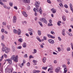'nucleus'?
Masks as SVG:
<instances>
[{"label":"nucleus","mask_w":73,"mask_h":73,"mask_svg":"<svg viewBox=\"0 0 73 73\" xmlns=\"http://www.w3.org/2000/svg\"><path fill=\"white\" fill-rule=\"evenodd\" d=\"M43 38L44 40H46V36H44Z\"/></svg>","instance_id":"de8ad7c7"},{"label":"nucleus","mask_w":73,"mask_h":73,"mask_svg":"<svg viewBox=\"0 0 73 73\" xmlns=\"http://www.w3.org/2000/svg\"><path fill=\"white\" fill-rule=\"evenodd\" d=\"M67 71H68V69H67V68H64V73H66V72H67Z\"/></svg>","instance_id":"b1692460"},{"label":"nucleus","mask_w":73,"mask_h":73,"mask_svg":"<svg viewBox=\"0 0 73 73\" xmlns=\"http://www.w3.org/2000/svg\"><path fill=\"white\" fill-rule=\"evenodd\" d=\"M6 48H7V47H5V48L3 47L2 49V51H3V52H4V51H5L6 49H5Z\"/></svg>","instance_id":"a878e982"},{"label":"nucleus","mask_w":73,"mask_h":73,"mask_svg":"<svg viewBox=\"0 0 73 73\" xmlns=\"http://www.w3.org/2000/svg\"><path fill=\"white\" fill-rule=\"evenodd\" d=\"M53 72V70H50V71L49 73H52Z\"/></svg>","instance_id":"3c124183"},{"label":"nucleus","mask_w":73,"mask_h":73,"mask_svg":"<svg viewBox=\"0 0 73 73\" xmlns=\"http://www.w3.org/2000/svg\"><path fill=\"white\" fill-rule=\"evenodd\" d=\"M62 19L63 21H65L66 20V17L65 16H63L62 17Z\"/></svg>","instance_id":"a211bd4d"},{"label":"nucleus","mask_w":73,"mask_h":73,"mask_svg":"<svg viewBox=\"0 0 73 73\" xmlns=\"http://www.w3.org/2000/svg\"><path fill=\"white\" fill-rule=\"evenodd\" d=\"M23 48H25L27 46V44L25 42H24L23 45Z\"/></svg>","instance_id":"dca6fc26"},{"label":"nucleus","mask_w":73,"mask_h":73,"mask_svg":"<svg viewBox=\"0 0 73 73\" xmlns=\"http://www.w3.org/2000/svg\"><path fill=\"white\" fill-rule=\"evenodd\" d=\"M19 41L20 42H22L23 41V39L21 38H19Z\"/></svg>","instance_id":"aec40b11"},{"label":"nucleus","mask_w":73,"mask_h":73,"mask_svg":"<svg viewBox=\"0 0 73 73\" xmlns=\"http://www.w3.org/2000/svg\"><path fill=\"white\" fill-rule=\"evenodd\" d=\"M3 25H6L7 23H6V22H4L3 23Z\"/></svg>","instance_id":"58836bf2"},{"label":"nucleus","mask_w":73,"mask_h":73,"mask_svg":"<svg viewBox=\"0 0 73 73\" xmlns=\"http://www.w3.org/2000/svg\"><path fill=\"white\" fill-rule=\"evenodd\" d=\"M59 5H60V6L62 8H63V7H64V6H63L62 3H60L59 4Z\"/></svg>","instance_id":"7c9ffc66"},{"label":"nucleus","mask_w":73,"mask_h":73,"mask_svg":"<svg viewBox=\"0 0 73 73\" xmlns=\"http://www.w3.org/2000/svg\"><path fill=\"white\" fill-rule=\"evenodd\" d=\"M26 36H27V37H29V34L27 33H26Z\"/></svg>","instance_id":"774afa93"},{"label":"nucleus","mask_w":73,"mask_h":73,"mask_svg":"<svg viewBox=\"0 0 73 73\" xmlns=\"http://www.w3.org/2000/svg\"><path fill=\"white\" fill-rule=\"evenodd\" d=\"M62 33L63 36H65V33Z\"/></svg>","instance_id":"6e6d98bb"},{"label":"nucleus","mask_w":73,"mask_h":73,"mask_svg":"<svg viewBox=\"0 0 73 73\" xmlns=\"http://www.w3.org/2000/svg\"><path fill=\"white\" fill-rule=\"evenodd\" d=\"M49 26H53V25L50 23H49L48 24Z\"/></svg>","instance_id":"4c0bfd02"},{"label":"nucleus","mask_w":73,"mask_h":73,"mask_svg":"<svg viewBox=\"0 0 73 73\" xmlns=\"http://www.w3.org/2000/svg\"><path fill=\"white\" fill-rule=\"evenodd\" d=\"M24 57L26 58L28 57V55L27 54H25L24 55Z\"/></svg>","instance_id":"a19ab883"},{"label":"nucleus","mask_w":73,"mask_h":73,"mask_svg":"<svg viewBox=\"0 0 73 73\" xmlns=\"http://www.w3.org/2000/svg\"><path fill=\"white\" fill-rule=\"evenodd\" d=\"M31 9V7H30V6H28L27 8V9L29 10V9Z\"/></svg>","instance_id":"a18cd8bd"},{"label":"nucleus","mask_w":73,"mask_h":73,"mask_svg":"<svg viewBox=\"0 0 73 73\" xmlns=\"http://www.w3.org/2000/svg\"><path fill=\"white\" fill-rule=\"evenodd\" d=\"M4 29H2L1 30V32H4Z\"/></svg>","instance_id":"8fccbe9b"},{"label":"nucleus","mask_w":73,"mask_h":73,"mask_svg":"<svg viewBox=\"0 0 73 73\" xmlns=\"http://www.w3.org/2000/svg\"><path fill=\"white\" fill-rule=\"evenodd\" d=\"M14 9H17V7H14Z\"/></svg>","instance_id":"680f3d73"},{"label":"nucleus","mask_w":73,"mask_h":73,"mask_svg":"<svg viewBox=\"0 0 73 73\" xmlns=\"http://www.w3.org/2000/svg\"><path fill=\"white\" fill-rule=\"evenodd\" d=\"M65 30L64 29H63L62 31V33H65Z\"/></svg>","instance_id":"864d4df0"},{"label":"nucleus","mask_w":73,"mask_h":73,"mask_svg":"<svg viewBox=\"0 0 73 73\" xmlns=\"http://www.w3.org/2000/svg\"><path fill=\"white\" fill-rule=\"evenodd\" d=\"M2 1L3 2H7V0H2Z\"/></svg>","instance_id":"69168bd1"},{"label":"nucleus","mask_w":73,"mask_h":73,"mask_svg":"<svg viewBox=\"0 0 73 73\" xmlns=\"http://www.w3.org/2000/svg\"><path fill=\"white\" fill-rule=\"evenodd\" d=\"M3 56L5 57V58H7V55H6V54H4V55H3Z\"/></svg>","instance_id":"c9c22d12"},{"label":"nucleus","mask_w":73,"mask_h":73,"mask_svg":"<svg viewBox=\"0 0 73 73\" xmlns=\"http://www.w3.org/2000/svg\"><path fill=\"white\" fill-rule=\"evenodd\" d=\"M50 33H51V34H52L53 35H54V32H53L52 31H51Z\"/></svg>","instance_id":"338daca9"},{"label":"nucleus","mask_w":73,"mask_h":73,"mask_svg":"<svg viewBox=\"0 0 73 73\" xmlns=\"http://www.w3.org/2000/svg\"><path fill=\"white\" fill-rule=\"evenodd\" d=\"M58 38L59 39V41H61V38H60V37H58Z\"/></svg>","instance_id":"79ce46f5"},{"label":"nucleus","mask_w":73,"mask_h":73,"mask_svg":"<svg viewBox=\"0 0 73 73\" xmlns=\"http://www.w3.org/2000/svg\"><path fill=\"white\" fill-rule=\"evenodd\" d=\"M62 66H63V68H66V66L64 64L62 65Z\"/></svg>","instance_id":"e433bc0d"},{"label":"nucleus","mask_w":73,"mask_h":73,"mask_svg":"<svg viewBox=\"0 0 73 73\" xmlns=\"http://www.w3.org/2000/svg\"><path fill=\"white\" fill-rule=\"evenodd\" d=\"M47 2L48 3H49V4H51V1L50 0H48L47 1Z\"/></svg>","instance_id":"2f4dec72"},{"label":"nucleus","mask_w":73,"mask_h":73,"mask_svg":"<svg viewBox=\"0 0 73 73\" xmlns=\"http://www.w3.org/2000/svg\"><path fill=\"white\" fill-rule=\"evenodd\" d=\"M27 24V21H24V22H22V24Z\"/></svg>","instance_id":"603ef678"},{"label":"nucleus","mask_w":73,"mask_h":73,"mask_svg":"<svg viewBox=\"0 0 73 73\" xmlns=\"http://www.w3.org/2000/svg\"><path fill=\"white\" fill-rule=\"evenodd\" d=\"M22 13L23 15H24V16L25 17H27V16H28V15L25 12V11H23L22 12Z\"/></svg>","instance_id":"9b49d317"},{"label":"nucleus","mask_w":73,"mask_h":73,"mask_svg":"<svg viewBox=\"0 0 73 73\" xmlns=\"http://www.w3.org/2000/svg\"><path fill=\"white\" fill-rule=\"evenodd\" d=\"M38 35H39V36H40L41 35V31L38 30Z\"/></svg>","instance_id":"412c9836"},{"label":"nucleus","mask_w":73,"mask_h":73,"mask_svg":"<svg viewBox=\"0 0 73 73\" xmlns=\"http://www.w3.org/2000/svg\"><path fill=\"white\" fill-rule=\"evenodd\" d=\"M57 49H58V52H61V48L60 47H57Z\"/></svg>","instance_id":"473e14b6"},{"label":"nucleus","mask_w":73,"mask_h":73,"mask_svg":"<svg viewBox=\"0 0 73 73\" xmlns=\"http://www.w3.org/2000/svg\"><path fill=\"white\" fill-rule=\"evenodd\" d=\"M13 32L14 33H18V31L16 29L13 30Z\"/></svg>","instance_id":"f3484780"},{"label":"nucleus","mask_w":73,"mask_h":73,"mask_svg":"<svg viewBox=\"0 0 73 73\" xmlns=\"http://www.w3.org/2000/svg\"><path fill=\"white\" fill-rule=\"evenodd\" d=\"M68 35L69 36H72V34L70 33H68Z\"/></svg>","instance_id":"72a5a7b5"},{"label":"nucleus","mask_w":73,"mask_h":73,"mask_svg":"<svg viewBox=\"0 0 73 73\" xmlns=\"http://www.w3.org/2000/svg\"><path fill=\"white\" fill-rule=\"evenodd\" d=\"M46 57H44L42 59V61L44 63H45L46 62Z\"/></svg>","instance_id":"2eb2a0df"},{"label":"nucleus","mask_w":73,"mask_h":73,"mask_svg":"<svg viewBox=\"0 0 73 73\" xmlns=\"http://www.w3.org/2000/svg\"><path fill=\"white\" fill-rule=\"evenodd\" d=\"M22 1L23 3L27 4V3H30L31 0H22Z\"/></svg>","instance_id":"39448f33"},{"label":"nucleus","mask_w":73,"mask_h":73,"mask_svg":"<svg viewBox=\"0 0 73 73\" xmlns=\"http://www.w3.org/2000/svg\"><path fill=\"white\" fill-rule=\"evenodd\" d=\"M30 33V36H32L33 35V33H32V32H30L29 33Z\"/></svg>","instance_id":"37998d69"},{"label":"nucleus","mask_w":73,"mask_h":73,"mask_svg":"<svg viewBox=\"0 0 73 73\" xmlns=\"http://www.w3.org/2000/svg\"><path fill=\"white\" fill-rule=\"evenodd\" d=\"M70 6L71 11H72V12L73 13V6L72 5V4L70 3Z\"/></svg>","instance_id":"ddd939ff"},{"label":"nucleus","mask_w":73,"mask_h":73,"mask_svg":"<svg viewBox=\"0 0 73 73\" xmlns=\"http://www.w3.org/2000/svg\"><path fill=\"white\" fill-rule=\"evenodd\" d=\"M27 66H30V63L29 62H28L27 64Z\"/></svg>","instance_id":"49530a36"},{"label":"nucleus","mask_w":73,"mask_h":73,"mask_svg":"<svg viewBox=\"0 0 73 73\" xmlns=\"http://www.w3.org/2000/svg\"><path fill=\"white\" fill-rule=\"evenodd\" d=\"M3 55H2L1 58V59H0V62H1V61L2 60H3Z\"/></svg>","instance_id":"c756f323"},{"label":"nucleus","mask_w":73,"mask_h":73,"mask_svg":"<svg viewBox=\"0 0 73 73\" xmlns=\"http://www.w3.org/2000/svg\"><path fill=\"white\" fill-rule=\"evenodd\" d=\"M23 64H25V60H23Z\"/></svg>","instance_id":"0e129e2a"},{"label":"nucleus","mask_w":73,"mask_h":73,"mask_svg":"<svg viewBox=\"0 0 73 73\" xmlns=\"http://www.w3.org/2000/svg\"><path fill=\"white\" fill-rule=\"evenodd\" d=\"M51 11H52V12L53 13H55L56 12V10H55V9H54V8H52L51 9Z\"/></svg>","instance_id":"4468645a"},{"label":"nucleus","mask_w":73,"mask_h":73,"mask_svg":"<svg viewBox=\"0 0 73 73\" xmlns=\"http://www.w3.org/2000/svg\"><path fill=\"white\" fill-rule=\"evenodd\" d=\"M53 54H55L56 55H57V54L55 52H53Z\"/></svg>","instance_id":"13d9d810"},{"label":"nucleus","mask_w":73,"mask_h":73,"mask_svg":"<svg viewBox=\"0 0 73 73\" xmlns=\"http://www.w3.org/2000/svg\"><path fill=\"white\" fill-rule=\"evenodd\" d=\"M67 51H69L70 50V47H68L67 48Z\"/></svg>","instance_id":"f704fd0d"},{"label":"nucleus","mask_w":73,"mask_h":73,"mask_svg":"<svg viewBox=\"0 0 73 73\" xmlns=\"http://www.w3.org/2000/svg\"><path fill=\"white\" fill-rule=\"evenodd\" d=\"M42 69H43L44 70H46V69H47V67H42Z\"/></svg>","instance_id":"c85d7f7f"},{"label":"nucleus","mask_w":73,"mask_h":73,"mask_svg":"<svg viewBox=\"0 0 73 73\" xmlns=\"http://www.w3.org/2000/svg\"><path fill=\"white\" fill-rule=\"evenodd\" d=\"M47 36H48V37H49V38H55L53 36H52L49 34H47Z\"/></svg>","instance_id":"f8f14e48"},{"label":"nucleus","mask_w":73,"mask_h":73,"mask_svg":"<svg viewBox=\"0 0 73 73\" xmlns=\"http://www.w3.org/2000/svg\"><path fill=\"white\" fill-rule=\"evenodd\" d=\"M39 24L40 25L41 27H43V26L42 25V22L39 21Z\"/></svg>","instance_id":"cd10ccee"},{"label":"nucleus","mask_w":73,"mask_h":73,"mask_svg":"<svg viewBox=\"0 0 73 73\" xmlns=\"http://www.w3.org/2000/svg\"><path fill=\"white\" fill-rule=\"evenodd\" d=\"M48 41L51 44H54V41L52 39H49L48 40Z\"/></svg>","instance_id":"0eeeda50"},{"label":"nucleus","mask_w":73,"mask_h":73,"mask_svg":"<svg viewBox=\"0 0 73 73\" xmlns=\"http://www.w3.org/2000/svg\"><path fill=\"white\" fill-rule=\"evenodd\" d=\"M33 58V57L32 56V55H30L29 57V58Z\"/></svg>","instance_id":"09e8293b"},{"label":"nucleus","mask_w":73,"mask_h":73,"mask_svg":"<svg viewBox=\"0 0 73 73\" xmlns=\"http://www.w3.org/2000/svg\"><path fill=\"white\" fill-rule=\"evenodd\" d=\"M1 38H2V40H3L4 39V36H2V37H1Z\"/></svg>","instance_id":"bf43d9fd"},{"label":"nucleus","mask_w":73,"mask_h":73,"mask_svg":"<svg viewBox=\"0 0 73 73\" xmlns=\"http://www.w3.org/2000/svg\"><path fill=\"white\" fill-rule=\"evenodd\" d=\"M21 31L20 30V29H19V35H20L21 34Z\"/></svg>","instance_id":"393cba45"},{"label":"nucleus","mask_w":73,"mask_h":73,"mask_svg":"<svg viewBox=\"0 0 73 73\" xmlns=\"http://www.w3.org/2000/svg\"><path fill=\"white\" fill-rule=\"evenodd\" d=\"M40 4V3L37 2H36L35 6L36 8H34L33 9L34 11L35 12V16H37V14L36 13V12L37 11H38V12H39L40 13V14H42V10L41 9V7L40 8V9H39V5Z\"/></svg>","instance_id":"f257e3e1"},{"label":"nucleus","mask_w":73,"mask_h":73,"mask_svg":"<svg viewBox=\"0 0 73 73\" xmlns=\"http://www.w3.org/2000/svg\"><path fill=\"white\" fill-rule=\"evenodd\" d=\"M33 73H39L40 71L39 70H34L33 71Z\"/></svg>","instance_id":"6ab92c4d"},{"label":"nucleus","mask_w":73,"mask_h":73,"mask_svg":"<svg viewBox=\"0 0 73 73\" xmlns=\"http://www.w3.org/2000/svg\"><path fill=\"white\" fill-rule=\"evenodd\" d=\"M5 61H7L9 64H12V61L9 59H7L5 60Z\"/></svg>","instance_id":"9d476101"},{"label":"nucleus","mask_w":73,"mask_h":73,"mask_svg":"<svg viewBox=\"0 0 73 73\" xmlns=\"http://www.w3.org/2000/svg\"><path fill=\"white\" fill-rule=\"evenodd\" d=\"M58 2H59V3H61V0H56Z\"/></svg>","instance_id":"052dcab7"},{"label":"nucleus","mask_w":73,"mask_h":73,"mask_svg":"<svg viewBox=\"0 0 73 73\" xmlns=\"http://www.w3.org/2000/svg\"><path fill=\"white\" fill-rule=\"evenodd\" d=\"M64 7L66 8H68V6L66 5H64Z\"/></svg>","instance_id":"ea45409f"},{"label":"nucleus","mask_w":73,"mask_h":73,"mask_svg":"<svg viewBox=\"0 0 73 73\" xmlns=\"http://www.w3.org/2000/svg\"><path fill=\"white\" fill-rule=\"evenodd\" d=\"M17 20V18H16V16H14L13 20V23H16V21Z\"/></svg>","instance_id":"6e6552de"},{"label":"nucleus","mask_w":73,"mask_h":73,"mask_svg":"<svg viewBox=\"0 0 73 73\" xmlns=\"http://www.w3.org/2000/svg\"><path fill=\"white\" fill-rule=\"evenodd\" d=\"M12 71H13V70H11V69H8V68L7 67L5 69V73H11V72H12Z\"/></svg>","instance_id":"7ed1b4c3"},{"label":"nucleus","mask_w":73,"mask_h":73,"mask_svg":"<svg viewBox=\"0 0 73 73\" xmlns=\"http://www.w3.org/2000/svg\"><path fill=\"white\" fill-rule=\"evenodd\" d=\"M34 52H33V54H35V53H36L37 52V50L35 49H34Z\"/></svg>","instance_id":"bb28decb"},{"label":"nucleus","mask_w":73,"mask_h":73,"mask_svg":"<svg viewBox=\"0 0 73 73\" xmlns=\"http://www.w3.org/2000/svg\"><path fill=\"white\" fill-rule=\"evenodd\" d=\"M1 44L2 46H5V44H4L3 43H1Z\"/></svg>","instance_id":"4d7b16f0"},{"label":"nucleus","mask_w":73,"mask_h":73,"mask_svg":"<svg viewBox=\"0 0 73 73\" xmlns=\"http://www.w3.org/2000/svg\"><path fill=\"white\" fill-rule=\"evenodd\" d=\"M28 31H29V32H33V29H28Z\"/></svg>","instance_id":"5701e85b"},{"label":"nucleus","mask_w":73,"mask_h":73,"mask_svg":"<svg viewBox=\"0 0 73 73\" xmlns=\"http://www.w3.org/2000/svg\"><path fill=\"white\" fill-rule=\"evenodd\" d=\"M9 4L10 7H12V6H13V2H9Z\"/></svg>","instance_id":"4be33fe9"},{"label":"nucleus","mask_w":73,"mask_h":73,"mask_svg":"<svg viewBox=\"0 0 73 73\" xmlns=\"http://www.w3.org/2000/svg\"><path fill=\"white\" fill-rule=\"evenodd\" d=\"M40 20L42 22H43V23H44L45 24H47L48 23L47 22V20H46L45 18H42L40 19Z\"/></svg>","instance_id":"20e7f679"},{"label":"nucleus","mask_w":73,"mask_h":73,"mask_svg":"<svg viewBox=\"0 0 73 73\" xmlns=\"http://www.w3.org/2000/svg\"><path fill=\"white\" fill-rule=\"evenodd\" d=\"M3 7L4 8H6V9L7 8V6L5 5H3Z\"/></svg>","instance_id":"5fc2aeb1"},{"label":"nucleus","mask_w":73,"mask_h":73,"mask_svg":"<svg viewBox=\"0 0 73 73\" xmlns=\"http://www.w3.org/2000/svg\"><path fill=\"white\" fill-rule=\"evenodd\" d=\"M49 21L50 23H52V20H51V19H50L49 20Z\"/></svg>","instance_id":"e2e57ef3"},{"label":"nucleus","mask_w":73,"mask_h":73,"mask_svg":"<svg viewBox=\"0 0 73 73\" xmlns=\"http://www.w3.org/2000/svg\"><path fill=\"white\" fill-rule=\"evenodd\" d=\"M11 60H13V61L15 62H17L18 61V56L13 55L12 56Z\"/></svg>","instance_id":"f03ea898"},{"label":"nucleus","mask_w":73,"mask_h":73,"mask_svg":"<svg viewBox=\"0 0 73 73\" xmlns=\"http://www.w3.org/2000/svg\"><path fill=\"white\" fill-rule=\"evenodd\" d=\"M61 70V67H58L57 68H56L55 69V71L56 73H58Z\"/></svg>","instance_id":"423d86ee"},{"label":"nucleus","mask_w":73,"mask_h":73,"mask_svg":"<svg viewBox=\"0 0 73 73\" xmlns=\"http://www.w3.org/2000/svg\"><path fill=\"white\" fill-rule=\"evenodd\" d=\"M33 62H34V63H37V61L35 60H33Z\"/></svg>","instance_id":"c03bdc74"},{"label":"nucleus","mask_w":73,"mask_h":73,"mask_svg":"<svg viewBox=\"0 0 73 73\" xmlns=\"http://www.w3.org/2000/svg\"><path fill=\"white\" fill-rule=\"evenodd\" d=\"M5 53H8L9 52L10 50V49L9 48H7V47H6L5 48Z\"/></svg>","instance_id":"1a4fd4ad"}]
</instances>
